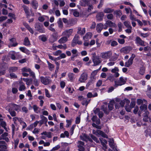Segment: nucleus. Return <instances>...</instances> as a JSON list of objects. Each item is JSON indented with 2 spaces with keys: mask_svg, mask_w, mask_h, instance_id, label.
Returning a JSON list of instances; mask_svg holds the SVG:
<instances>
[{
  "mask_svg": "<svg viewBox=\"0 0 151 151\" xmlns=\"http://www.w3.org/2000/svg\"><path fill=\"white\" fill-rule=\"evenodd\" d=\"M9 111L10 114L12 116H16V113L15 111H12L10 109H9Z\"/></svg>",
  "mask_w": 151,
  "mask_h": 151,
  "instance_id": "nucleus-54",
  "label": "nucleus"
},
{
  "mask_svg": "<svg viewBox=\"0 0 151 151\" xmlns=\"http://www.w3.org/2000/svg\"><path fill=\"white\" fill-rule=\"evenodd\" d=\"M101 109H102L105 113L108 114L109 113V111L108 109L107 106L102 105L101 106Z\"/></svg>",
  "mask_w": 151,
  "mask_h": 151,
  "instance_id": "nucleus-38",
  "label": "nucleus"
},
{
  "mask_svg": "<svg viewBox=\"0 0 151 151\" xmlns=\"http://www.w3.org/2000/svg\"><path fill=\"white\" fill-rule=\"evenodd\" d=\"M33 108L34 111L37 114H39L40 113L41 109L38 107L36 105H34L33 106Z\"/></svg>",
  "mask_w": 151,
  "mask_h": 151,
  "instance_id": "nucleus-33",
  "label": "nucleus"
},
{
  "mask_svg": "<svg viewBox=\"0 0 151 151\" xmlns=\"http://www.w3.org/2000/svg\"><path fill=\"white\" fill-rule=\"evenodd\" d=\"M88 78V74L86 73H82L78 79V81L81 83L84 82Z\"/></svg>",
  "mask_w": 151,
  "mask_h": 151,
  "instance_id": "nucleus-6",
  "label": "nucleus"
},
{
  "mask_svg": "<svg viewBox=\"0 0 151 151\" xmlns=\"http://www.w3.org/2000/svg\"><path fill=\"white\" fill-rule=\"evenodd\" d=\"M41 134L46 135L47 137L48 138H51L52 136L51 135V133L50 132H44L41 133Z\"/></svg>",
  "mask_w": 151,
  "mask_h": 151,
  "instance_id": "nucleus-44",
  "label": "nucleus"
},
{
  "mask_svg": "<svg viewBox=\"0 0 151 151\" xmlns=\"http://www.w3.org/2000/svg\"><path fill=\"white\" fill-rule=\"evenodd\" d=\"M104 16V14L103 12H100L97 14L96 15V18L99 21H101Z\"/></svg>",
  "mask_w": 151,
  "mask_h": 151,
  "instance_id": "nucleus-25",
  "label": "nucleus"
},
{
  "mask_svg": "<svg viewBox=\"0 0 151 151\" xmlns=\"http://www.w3.org/2000/svg\"><path fill=\"white\" fill-rule=\"evenodd\" d=\"M57 23L58 27L61 29H63V26L61 18H59V19L58 20L57 22Z\"/></svg>",
  "mask_w": 151,
  "mask_h": 151,
  "instance_id": "nucleus-37",
  "label": "nucleus"
},
{
  "mask_svg": "<svg viewBox=\"0 0 151 151\" xmlns=\"http://www.w3.org/2000/svg\"><path fill=\"white\" fill-rule=\"evenodd\" d=\"M17 54L16 52L14 51H10L8 54L9 57L13 60H15L17 59L16 57Z\"/></svg>",
  "mask_w": 151,
  "mask_h": 151,
  "instance_id": "nucleus-17",
  "label": "nucleus"
},
{
  "mask_svg": "<svg viewBox=\"0 0 151 151\" xmlns=\"http://www.w3.org/2000/svg\"><path fill=\"white\" fill-rule=\"evenodd\" d=\"M135 43L137 45H139L142 46H145V42L142 40L139 37H137L135 40Z\"/></svg>",
  "mask_w": 151,
  "mask_h": 151,
  "instance_id": "nucleus-14",
  "label": "nucleus"
},
{
  "mask_svg": "<svg viewBox=\"0 0 151 151\" xmlns=\"http://www.w3.org/2000/svg\"><path fill=\"white\" fill-rule=\"evenodd\" d=\"M30 42L28 37H26L24 40V45L25 46H28L30 45Z\"/></svg>",
  "mask_w": 151,
  "mask_h": 151,
  "instance_id": "nucleus-41",
  "label": "nucleus"
},
{
  "mask_svg": "<svg viewBox=\"0 0 151 151\" xmlns=\"http://www.w3.org/2000/svg\"><path fill=\"white\" fill-rule=\"evenodd\" d=\"M92 139H93V140L96 142L97 143H99V141L98 140V139L97 137H96L94 135L91 134V136Z\"/></svg>",
  "mask_w": 151,
  "mask_h": 151,
  "instance_id": "nucleus-55",
  "label": "nucleus"
},
{
  "mask_svg": "<svg viewBox=\"0 0 151 151\" xmlns=\"http://www.w3.org/2000/svg\"><path fill=\"white\" fill-rule=\"evenodd\" d=\"M92 36V34L91 33L88 32L86 33L85 36L83 37V39L84 41H87L90 39Z\"/></svg>",
  "mask_w": 151,
  "mask_h": 151,
  "instance_id": "nucleus-19",
  "label": "nucleus"
},
{
  "mask_svg": "<svg viewBox=\"0 0 151 151\" xmlns=\"http://www.w3.org/2000/svg\"><path fill=\"white\" fill-rule=\"evenodd\" d=\"M79 37L78 35H76L73 40V42L76 44V42L78 40Z\"/></svg>",
  "mask_w": 151,
  "mask_h": 151,
  "instance_id": "nucleus-47",
  "label": "nucleus"
},
{
  "mask_svg": "<svg viewBox=\"0 0 151 151\" xmlns=\"http://www.w3.org/2000/svg\"><path fill=\"white\" fill-rule=\"evenodd\" d=\"M114 140L113 139H109V145L111 148L114 149Z\"/></svg>",
  "mask_w": 151,
  "mask_h": 151,
  "instance_id": "nucleus-40",
  "label": "nucleus"
},
{
  "mask_svg": "<svg viewBox=\"0 0 151 151\" xmlns=\"http://www.w3.org/2000/svg\"><path fill=\"white\" fill-rule=\"evenodd\" d=\"M40 81L42 83L47 85L50 84L52 81L50 78L49 76H41L40 77Z\"/></svg>",
  "mask_w": 151,
  "mask_h": 151,
  "instance_id": "nucleus-1",
  "label": "nucleus"
},
{
  "mask_svg": "<svg viewBox=\"0 0 151 151\" xmlns=\"http://www.w3.org/2000/svg\"><path fill=\"white\" fill-rule=\"evenodd\" d=\"M17 67H11L9 68V72H14L17 70Z\"/></svg>",
  "mask_w": 151,
  "mask_h": 151,
  "instance_id": "nucleus-46",
  "label": "nucleus"
},
{
  "mask_svg": "<svg viewBox=\"0 0 151 151\" xmlns=\"http://www.w3.org/2000/svg\"><path fill=\"white\" fill-rule=\"evenodd\" d=\"M116 102L119 103V104L121 106H123L124 105V104L125 102L127 103V105H129L130 103V101L127 99H125L124 101H122L120 102L119 99H117L116 100Z\"/></svg>",
  "mask_w": 151,
  "mask_h": 151,
  "instance_id": "nucleus-16",
  "label": "nucleus"
},
{
  "mask_svg": "<svg viewBox=\"0 0 151 151\" xmlns=\"http://www.w3.org/2000/svg\"><path fill=\"white\" fill-rule=\"evenodd\" d=\"M115 103V101L114 100H111L110 101L108 105L109 108V111H111L114 108V105Z\"/></svg>",
  "mask_w": 151,
  "mask_h": 151,
  "instance_id": "nucleus-26",
  "label": "nucleus"
},
{
  "mask_svg": "<svg viewBox=\"0 0 151 151\" xmlns=\"http://www.w3.org/2000/svg\"><path fill=\"white\" fill-rule=\"evenodd\" d=\"M54 26V24L53 23L52 24L50 25L48 27L47 29L48 30L50 31H51L53 32L54 33L56 32V30L55 29L53 28Z\"/></svg>",
  "mask_w": 151,
  "mask_h": 151,
  "instance_id": "nucleus-35",
  "label": "nucleus"
},
{
  "mask_svg": "<svg viewBox=\"0 0 151 151\" xmlns=\"http://www.w3.org/2000/svg\"><path fill=\"white\" fill-rule=\"evenodd\" d=\"M39 38L43 42H45L47 40V38L45 35L39 36Z\"/></svg>",
  "mask_w": 151,
  "mask_h": 151,
  "instance_id": "nucleus-51",
  "label": "nucleus"
},
{
  "mask_svg": "<svg viewBox=\"0 0 151 151\" xmlns=\"http://www.w3.org/2000/svg\"><path fill=\"white\" fill-rule=\"evenodd\" d=\"M16 40L14 38H12L10 40V43L9 45V47H15L18 45V43L16 42Z\"/></svg>",
  "mask_w": 151,
  "mask_h": 151,
  "instance_id": "nucleus-18",
  "label": "nucleus"
},
{
  "mask_svg": "<svg viewBox=\"0 0 151 151\" xmlns=\"http://www.w3.org/2000/svg\"><path fill=\"white\" fill-rule=\"evenodd\" d=\"M40 118L41 119V120L44 123L46 124L47 123V118L43 116L42 115H40Z\"/></svg>",
  "mask_w": 151,
  "mask_h": 151,
  "instance_id": "nucleus-42",
  "label": "nucleus"
},
{
  "mask_svg": "<svg viewBox=\"0 0 151 151\" xmlns=\"http://www.w3.org/2000/svg\"><path fill=\"white\" fill-rule=\"evenodd\" d=\"M92 60L94 63V66L98 65L101 62L100 58L97 56H93Z\"/></svg>",
  "mask_w": 151,
  "mask_h": 151,
  "instance_id": "nucleus-10",
  "label": "nucleus"
},
{
  "mask_svg": "<svg viewBox=\"0 0 151 151\" xmlns=\"http://www.w3.org/2000/svg\"><path fill=\"white\" fill-rule=\"evenodd\" d=\"M68 38L65 36L61 37L58 40V42L60 44H63L65 42L68 41Z\"/></svg>",
  "mask_w": 151,
  "mask_h": 151,
  "instance_id": "nucleus-32",
  "label": "nucleus"
},
{
  "mask_svg": "<svg viewBox=\"0 0 151 151\" xmlns=\"http://www.w3.org/2000/svg\"><path fill=\"white\" fill-rule=\"evenodd\" d=\"M61 52V51L59 50L53 52V54L55 56H58L60 55Z\"/></svg>",
  "mask_w": 151,
  "mask_h": 151,
  "instance_id": "nucleus-60",
  "label": "nucleus"
},
{
  "mask_svg": "<svg viewBox=\"0 0 151 151\" xmlns=\"http://www.w3.org/2000/svg\"><path fill=\"white\" fill-rule=\"evenodd\" d=\"M68 76L69 81L71 82H74L76 77L75 75L71 72L69 73L68 74Z\"/></svg>",
  "mask_w": 151,
  "mask_h": 151,
  "instance_id": "nucleus-15",
  "label": "nucleus"
},
{
  "mask_svg": "<svg viewBox=\"0 0 151 151\" xmlns=\"http://www.w3.org/2000/svg\"><path fill=\"white\" fill-rule=\"evenodd\" d=\"M119 70L118 67H115L114 68L112 69L111 72L112 73H116L117 72H118Z\"/></svg>",
  "mask_w": 151,
  "mask_h": 151,
  "instance_id": "nucleus-62",
  "label": "nucleus"
},
{
  "mask_svg": "<svg viewBox=\"0 0 151 151\" xmlns=\"http://www.w3.org/2000/svg\"><path fill=\"white\" fill-rule=\"evenodd\" d=\"M73 15L76 17H78L79 16V13L76 10H72Z\"/></svg>",
  "mask_w": 151,
  "mask_h": 151,
  "instance_id": "nucleus-53",
  "label": "nucleus"
},
{
  "mask_svg": "<svg viewBox=\"0 0 151 151\" xmlns=\"http://www.w3.org/2000/svg\"><path fill=\"white\" fill-rule=\"evenodd\" d=\"M22 8L25 12L26 16L27 17L29 16L30 12L29 11V8L25 5H23Z\"/></svg>",
  "mask_w": 151,
  "mask_h": 151,
  "instance_id": "nucleus-28",
  "label": "nucleus"
},
{
  "mask_svg": "<svg viewBox=\"0 0 151 151\" xmlns=\"http://www.w3.org/2000/svg\"><path fill=\"white\" fill-rule=\"evenodd\" d=\"M7 147L5 145H4L1 147H0V151H7L6 150Z\"/></svg>",
  "mask_w": 151,
  "mask_h": 151,
  "instance_id": "nucleus-57",
  "label": "nucleus"
},
{
  "mask_svg": "<svg viewBox=\"0 0 151 151\" xmlns=\"http://www.w3.org/2000/svg\"><path fill=\"white\" fill-rule=\"evenodd\" d=\"M114 11L113 9L107 7L104 9V12L105 13H112Z\"/></svg>",
  "mask_w": 151,
  "mask_h": 151,
  "instance_id": "nucleus-36",
  "label": "nucleus"
},
{
  "mask_svg": "<svg viewBox=\"0 0 151 151\" xmlns=\"http://www.w3.org/2000/svg\"><path fill=\"white\" fill-rule=\"evenodd\" d=\"M131 49V47L126 46L122 48L121 50V51L124 53L127 54L130 51Z\"/></svg>",
  "mask_w": 151,
  "mask_h": 151,
  "instance_id": "nucleus-22",
  "label": "nucleus"
},
{
  "mask_svg": "<svg viewBox=\"0 0 151 151\" xmlns=\"http://www.w3.org/2000/svg\"><path fill=\"white\" fill-rule=\"evenodd\" d=\"M31 4L32 7L35 9L37 8L38 6V3L36 0H32Z\"/></svg>",
  "mask_w": 151,
  "mask_h": 151,
  "instance_id": "nucleus-24",
  "label": "nucleus"
},
{
  "mask_svg": "<svg viewBox=\"0 0 151 151\" xmlns=\"http://www.w3.org/2000/svg\"><path fill=\"white\" fill-rule=\"evenodd\" d=\"M35 26L37 30L39 32L42 33H45V28L43 27V26L40 23H36Z\"/></svg>",
  "mask_w": 151,
  "mask_h": 151,
  "instance_id": "nucleus-5",
  "label": "nucleus"
},
{
  "mask_svg": "<svg viewBox=\"0 0 151 151\" xmlns=\"http://www.w3.org/2000/svg\"><path fill=\"white\" fill-rule=\"evenodd\" d=\"M112 55V53L110 51L104 52L101 53V57L103 59H106L109 58Z\"/></svg>",
  "mask_w": 151,
  "mask_h": 151,
  "instance_id": "nucleus-7",
  "label": "nucleus"
},
{
  "mask_svg": "<svg viewBox=\"0 0 151 151\" xmlns=\"http://www.w3.org/2000/svg\"><path fill=\"white\" fill-rule=\"evenodd\" d=\"M58 38V35L57 32L54 33L51 35L49 39L50 42L53 43L56 41Z\"/></svg>",
  "mask_w": 151,
  "mask_h": 151,
  "instance_id": "nucleus-4",
  "label": "nucleus"
},
{
  "mask_svg": "<svg viewBox=\"0 0 151 151\" xmlns=\"http://www.w3.org/2000/svg\"><path fill=\"white\" fill-rule=\"evenodd\" d=\"M133 60L129 58L128 61L125 63V66L127 67H129L133 63Z\"/></svg>",
  "mask_w": 151,
  "mask_h": 151,
  "instance_id": "nucleus-39",
  "label": "nucleus"
},
{
  "mask_svg": "<svg viewBox=\"0 0 151 151\" xmlns=\"http://www.w3.org/2000/svg\"><path fill=\"white\" fill-rule=\"evenodd\" d=\"M47 62L48 64V67L49 70H50L52 71L54 68V65L51 64L48 61H47Z\"/></svg>",
  "mask_w": 151,
  "mask_h": 151,
  "instance_id": "nucleus-50",
  "label": "nucleus"
},
{
  "mask_svg": "<svg viewBox=\"0 0 151 151\" xmlns=\"http://www.w3.org/2000/svg\"><path fill=\"white\" fill-rule=\"evenodd\" d=\"M77 144L79 151H85L84 143L83 142L78 141L77 142Z\"/></svg>",
  "mask_w": 151,
  "mask_h": 151,
  "instance_id": "nucleus-9",
  "label": "nucleus"
},
{
  "mask_svg": "<svg viewBox=\"0 0 151 151\" xmlns=\"http://www.w3.org/2000/svg\"><path fill=\"white\" fill-rule=\"evenodd\" d=\"M126 80L125 79H124L123 77H121L119 78V80L118 81H114L115 84L114 86L116 88L119 86L123 85L126 83Z\"/></svg>",
  "mask_w": 151,
  "mask_h": 151,
  "instance_id": "nucleus-2",
  "label": "nucleus"
},
{
  "mask_svg": "<svg viewBox=\"0 0 151 151\" xmlns=\"http://www.w3.org/2000/svg\"><path fill=\"white\" fill-rule=\"evenodd\" d=\"M76 126V125H72L71 128H70V133L71 135H72L73 134V131Z\"/></svg>",
  "mask_w": 151,
  "mask_h": 151,
  "instance_id": "nucleus-61",
  "label": "nucleus"
},
{
  "mask_svg": "<svg viewBox=\"0 0 151 151\" xmlns=\"http://www.w3.org/2000/svg\"><path fill=\"white\" fill-rule=\"evenodd\" d=\"M107 80H109L111 82H113L114 80V77L112 75H110L108 77Z\"/></svg>",
  "mask_w": 151,
  "mask_h": 151,
  "instance_id": "nucleus-64",
  "label": "nucleus"
},
{
  "mask_svg": "<svg viewBox=\"0 0 151 151\" xmlns=\"http://www.w3.org/2000/svg\"><path fill=\"white\" fill-rule=\"evenodd\" d=\"M104 26H108L109 27H116V24L114 23L109 20L107 21L104 24Z\"/></svg>",
  "mask_w": 151,
  "mask_h": 151,
  "instance_id": "nucleus-21",
  "label": "nucleus"
},
{
  "mask_svg": "<svg viewBox=\"0 0 151 151\" xmlns=\"http://www.w3.org/2000/svg\"><path fill=\"white\" fill-rule=\"evenodd\" d=\"M78 31L77 33L80 35H83L86 32L85 28H83L82 29L81 27H78Z\"/></svg>",
  "mask_w": 151,
  "mask_h": 151,
  "instance_id": "nucleus-31",
  "label": "nucleus"
},
{
  "mask_svg": "<svg viewBox=\"0 0 151 151\" xmlns=\"http://www.w3.org/2000/svg\"><path fill=\"white\" fill-rule=\"evenodd\" d=\"M1 126L5 129V131L6 132L8 131V129L6 127V123L4 121H2L1 122Z\"/></svg>",
  "mask_w": 151,
  "mask_h": 151,
  "instance_id": "nucleus-43",
  "label": "nucleus"
},
{
  "mask_svg": "<svg viewBox=\"0 0 151 151\" xmlns=\"http://www.w3.org/2000/svg\"><path fill=\"white\" fill-rule=\"evenodd\" d=\"M89 3V0H81L79 4L81 6H85L87 5H88Z\"/></svg>",
  "mask_w": 151,
  "mask_h": 151,
  "instance_id": "nucleus-23",
  "label": "nucleus"
},
{
  "mask_svg": "<svg viewBox=\"0 0 151 151\" xmlns=\"http://www.w3.org/2000/svg\"><path fill=\"white\" fill-rule=\"evenodd\" d=\"M92 132L93 134L96 135H99L105 138H107L108 137L107 135L101 130H95L93 129V130Z\"/></svg>",
  "mask_w": 151,
  "mask_h": 151,
  "instance_id": "nucleus-8",
  "label": "nucleus"
},
{
  "mask_svg": "<svg viewBox=\"0 0 151 151\" xmlns=\"http://www.w3.org/2000/svg\"><path fill=\"white\" fill-rule=\"evenodd\" d=\"M149 112L148 111H145V112L143 113L142 116L143 117V120L144 122H148L149 119L150 122H151V118L149 117Z\"/></svg>",
  "mask_w": 151,
  "mask_h": 151,
  "instance_id": "nucleus-13",
  "label": "nucleus"
},
{
  "mask_svg": "<svg viewBox=\"0 0 151 151\" xmlns=\"http://www.w3.org/2000/svg\"><path fill=\"white\" fill-rule=\"evenodd\" d=\"M124 24L127 28H131L132 27L130 24V22L128 21H126L124 22Z\"/></svg>",
  "mask_w": 151,
  "mask_h": 151,
  "instance_id": "nucleus-48",
  "label": "nucleus"
},
{
  "mask_svg": "<svg viewBox=\"0 0 151 151\" xmlns=\"http://www.w3.org/2000/svg\"><path fill=\"white\" fill-rule=\"evenodd\" d=\"M98 71V70H96L93 71L91 73L90 78L95 80L96 79V76L97 75Z\"/></svg>",
  "mask_w": 151,
  "mask_h": 151,
  "instance_id": "nucleus-29",
  "label": "nucleus"
},
{
  "mask_svg": "<svg viewBox=\"0 0 151 151\" xmlns=\"http://www.w3.org/2000/svg\"><path fill=\"white\" fill-rule=\"evenodd\" d=\"M19 50L22 51L24 53H28L29 52V51L26 48L24 47H20L19 48Z\"/></svg>",
  "mask_w": 151,
  "mask_h": 151,
  "instance_id": "nucleus-49",
  "label": "nucleus"
},
{
  "mask_svg": "<svg viewBox=\"0 0 151 151\" xmlns=\"http://www.w3.org/2000/svg\"><path fill=\"white\" fill-rule=\"evenodd\" d=\"M95 80L90 78L86 84V87H89L90 85L92 84L93 83V82Z\"/></svg>",
  "mask_w": 151,
  "mask_h": 151,
  "instance_id": "nucleus-52",
  "label": "nucleus"
},
{
  "mask_svg": "<svg viewBox=\"0 0 151 151\" xmlns=\"http://www.w3.org/2000/svg\"><path fill=\"white\" fill-rule=\"evenodd\" d=\"M144 102V104L141 105L140 107V110L138 112V114L139 116H141V114L142 113H145V111H147V101L145 100H143Z\"/></svg>",
  "mask_w": 151,
  "mask_h": 151,
  "instance_id": "nucleus-3",
  "label": "nucleus"
},
{
  "mask_svg": "<svg viewBox=\"0 0 151 151\" xmlns=\"http://www.w3.org/2000/svg\"><path fill=\"white\" fill-rule=\"evenodd\" d=\"M73 31V29H66L62 32V35L66 37L67 38L69 37L71 35Z\"/></svg>",
  "mask_w": 151,
  "mask_h": 151,
  "instance_id": "nucleus-12",
  "label": "nucleus"
},
{
  "mask_svg": "<svg viewBox=\"0 0 151 151\" xmlns=\"http://www.w3.org/2000/svg\"><path fill=\"white\" fill-rule=\"evenodd\" d=\"M104 25L102 23H99L97 25L96 29L98 32L100 33L101 32L103 29Z\"/></svg>",
  "mask_w": 151,
  "mask_h": 151,
  "instance_id": "nucleus-27",
  "label": "nucleus"
},
{
  "mask_svg": "<svg viewBox=\"0 0 151 151\" xmlns=\"http://www.w3.org/2000/svg\"><path fill=\"white\" fill-rule=\"evenodd\" d=\"M8 134L6 132H4L0 136V140L3 139L5 140L7 142L9 141V140L7 136Z\"/></svg>",
  "mask_w": 151,
  "mask_h": 151,
  "instance_id": "nucleus-20",
  "label": "nucleus"
},
{
  "mask_svg": "<svg viewBox=\"0 0 151 151\" xmlns=\"http://www.w3.org/2000/svg\"><path fill=\"white\" fill-rule=\"evenodd\" d=\"M80 137L81 140L85 141L87 142L89 141L91 142H92L93 141L92 140L91 138L85 134H83L80 136Z\"/></svg>",
  "mask_w": 151,
  "mask_h": 151,
  "instance_id": "nucleus-11",
  "label": "nucleus"
},
{
  "mask_svg": "<svg viewBox=\"0 0 151 151\" xmlns=\"http://www.w3.org/2000/svg\"><path fill=\"white\" fill-rule=\"evenodd\" d=\"M10 106L16 111H18L20 108V106L14 104H12L10 105Z\"/></svg>",
  "mask_w": 151,
  "mask_h": 151,
  "instance_id": "nucleus-34",
  "label": "nucleus"
},
{
  "mask_svg": "<svg viewBox=\"0 0 151 151\" xmlns=\"http://www.w3.org/2000/svg\"><path fill=\"white\" fill-rule=\"evenodd\" d=\"M26 89V87L25 86L23 82H21L19 84V90L20 91H24Z\"/></svg>",
  "mask_w": 151,
  "mask_h": 151,
  "instance_id": "nucleus-30",
  "label": "nucleus"
},
{
  "mask_svg": "<svg viewBox=\"0 0 151 151\" xmlns=\"http://www.w3.org/2000/svg\"><path fill=\"white\" fill-rule=\"evenodd\" d=\"M90 101V100L87 101L86 99L84 98L82 102V104L83 105H85L87 106Z\"/></svg>",
  "mask_w": 151,
  "mask_h": 151,
  "instance_id": "nucleus-45",
  "label": "nucleus"
},
{
  "mask_svg": "<svg viewBox=\"0 0 151 151\" xmlns=\"http://www.w3.org/2000/svg\"><path fill=\"white\" fill-rule=\"evenodd\" d=\"M20 123L21 125H22L23 129H24L27 127V125L26 123L22 120L20 121Z\"/></svg>",
  "mask_w": 151,
  "mask_h": 151,
  "instance_id": "nucleus-59",
  "label": "nucleus"
},
{
  "mask_svg": "<svg viewBox=\"0 0 151 151\" xmlns=\"http://www.w3.org/2000/svg\"><path fill=\"white\" fill-rule=\"evenodd\" d=\"M45 91L46 96L48 98H50L51 97V96L49 93L48 90L47 89H45Z\"/></svg>",
  "mask_w": 151,
  "mask_h": 151,
  "instance_id": "nucleus-58",
  "label": "nucleus"
},
{
  "mask_svg": "<svg viewBox=\"0 0 151 151\" xmlns=\"http://www.w3.org/2000/svg\"><path fill=\"white\" fill-rule=\"evenodd\" d=\"M114 13L117 16L119 17L122 14L121 11L120 10H117L114 12Z\"/></svg>",
  "mask_w": 151,
  "mask_h": 151,
  "instance_id": "nucleus-56",
  "label": "nucleus"
},
{
  "mask_svg": "<svg viewBox=\"0 0 151 151\" xmlns=\"http://www.w3.org/2000/svg\"><path fill=\"white\" fill-rule=\"evenodd\" d=\"M118 45V43L115 40H113L111 42V45L112 47H114Z\"/></svg>",
  "mask_w": 151,
  "mask_h": 151,
  "instance_id": "nucleus-63",
  "label": "nucleus"
}]
</instances>
